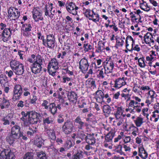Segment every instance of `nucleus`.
I'll list each match as a JSON object with an SVG mask.
<instances>
[{
    "label": "nucleus",
    "mask_w": 159,
    "mask_h": 159,
    "mask_svg": "<svg viewBox=\"0 0 159 159\" xmlns=\"http://www.w3.org/2000/svg\"><path fill=\"white\" fill-rule=\"evenodd\" d=\"M62 130L65 134H68L72 131H75L76 129L73 122L71 121L67 120L64 122L63 125Z\"/></svg>",
    "instance_id": "0eeeda50"
},
{
    "label": "nucleus",
    "mask_w": 159,
    "mask_h": 159,
    "mask_svg": "<svg viewBox=\"0 0 159 159\" xmlns=\"http://www.w3.org/2000/svg\"><path fill=\"white\" fill-rule=\"evenodd\" d=\"M74 126L77 129H78V131L83 130L84 128L87 125V124L83 122L80 116H78L74 120Z\"/></svg>",
    "instance_id": "2eb2a0df"
},
{
    "label": "nucleus",
    "mask_w": 159,
    "mask_h": 159,
    "mask_svg": "<svg viewBox=\"0 0 159 159\" xmlns=\"http://www.w3.org/2000/svg\"><path fill=\"white\" fill-rule=\"evenodd\" d=\"M53 122L51 119V117H48L43 119V122L44 124H49Z\"/></svg>",
    "instance_id": "bf43d9fd"
},
{
    "label": "nucleus",
    "mask_w": 159,
    "mask_h": 159,
    "mask_svg": "<svg viewBox=\"0 0 159 159\" xmlns=\"http://www.w3.org/2000/svg\"><path fill=\"white\" fill-rule=\"evenodd\" d=\"M3 97L2 102L0 103V107L2 109L8 108L10 105L9 101L6 99L5 94H3Z\"/></svg>",
    "instance_id": "393cba45"
},
{
    "label": "nucleus",
    "mask_w": 159,
    "mask_h": 159,
    "mask_svg": "<svg viewBox=\"0 0 159 159\" xmlns=\"http://www.w3.org/2000/svg\"><path fill=\"white\" fill-rule=\"evenodd\" d=\"M8 82L7 78L5 75H0V83L2 85H4Z\"/></svg>",
    "instance_id": "58836bf2"
},
{
    "label": "nucleus",
    "mask_w": 159,
    "mask_h": 159,
    "mask_svg": "<svg viewBox=\"0 0 159 159\" xmlns=\"http://www.w3.org/2000/svg\"><path fill=\"white\" fill-rule=\"evenodd\" d=\"M8 16L10 18L12 17L15 20L18 19L20 15V11L18 10L13 7H10L8 10Z\"/></svg>",
    "instance_id": "f8f14e48"
},
{
    "label": "nucleus",
    "mask_w": 159,
    "mask_h": 159,
    "mask_svg": "<svg viewBox=\"0 0 159 159\" xmlns=\"http://www.w3.org/2000/svg\"><path fill=\"white\" fill-rule=\"evenodd\" d=\"M4 34L6 35H11V32L10 28H5L3 31L2 34Z\"/></svg>",
    "instance_id": "680f3d73"
},
{
    "label": "nucleus",
    "mask_w": 159,
    "mask_h": 159,
    "mask_svg": "<svg viewBox=\"0 0 159 159\" xmlns=\"http://www.w3.org/2000/svg\"><path fill=\"white\" fill-rule=\"evenodd\" d=\"M55 39L52 34H49L46 35V39H45L43 44L47 48H53L55 46Z\"/></svg>",
    "instance_id": "39448f33"
},
{
    "label": "nucleus",
    "mask_w": 159,
    "mask_h": 159,
    "mask_svg": "<svg viewBox=\"0 0 159 159\" xmlns=\"http://www.w3.org/2000/svg\"><path fill=\"white\" fill-rule=\"evenodd\" d=\"M72 146V143L70 140H67L64 144L65 148L67 149H69Z\"/></svg>",
    "instance_id": "5fc2aeb1"
},
{
    "label": "nucleus",
    "mask_w": 159,
    "mask_h": 159,
    "mask_svg": "<svg viewBox=\"0 0 159 159\" xmlns=\"http://www.w3.org/2000/svg\"><path fill=\"white\" fill-rule=\"evenodd\" d=\"M102 109L105 115L110 114L111 111V107L108 105H104Z\"/></svg>",
    "instance_id": "c03bdc74"
},
{
    "label": "nucleus",
    "mask_w": 159,
    "mask_h": 159,
    "mask_svg": "<svg viewBox=\"0 0 159 159\" xmlns=\"http://www.w3.org/2000/svg\"><path fill=\"white\" fill-rule=\"evenodd\" d=\"M67 97L69 101L73 102L76 101L77 99V95L73 91L69 93L68 94Z\"/></svg>",
    "instance_id": "c756f323"
},
{
    "label": "nucleus",
    "mask_w": 159,
    "mask_h": 159,
    "mask_svg": "<svg viewBox=\"0 0 159 159\" xmlns=\"http://www.w3.org/2000/svg\"><path fill=\"white\" fill-rule=\"evenodd\" d=\"M48 107L49 111L53 115H54L57 113V108L59 110H61V109L60 104H58L56 106L54 103L50 104Z\"/></svg>",
    "instance_id": "aec40b11"
},
{
    "label": "nucleus",
    "mask_w": 159,
    "mask_h": 159,
    "mask_svg": "<svg viewBox=\"0 0 159 159\" xmlns=\"http://www.w3.org/2000/svg\"><path fill=\"white\" fill-rule=\"evenodd\" d=\"M99 72L98 74L97 75L98 78L103 79L105 77L104 75L105 73V71H104V69L102 68L100 70H99Z\"/></svg>",
    "instance_id": "09e8293b"
},
{
    "label": "nucleus",
    "mask_w": 159,
    "mask_h": 159,
    "mask_svg": "<svg viewBox=\"0 0 159 159\" xmlns=\"http://www.w3.org/2000/svg\"><path fill=\"white\" fill-rule=\"evenodd\" d=\"M124 142L125 143H127L129 142L131 140V138L130 136H125L124 137V138L123 139Z\"/></svg>",
    "instance_id": "774afa93"
},
{
    "label": "nucleus",
    "mask_w": 159,
    "mask_h": 159,
    "mask_svg": "<svg viewBox=\"0 0 159 159\" xmlns=\"http://www.w3.org/2000/svg\"><path fill=\"white\" fill-rule=\"evenodd\" d=\"M149 65L150 68L149 70V72L152 75H156L159 71V62L155 63H150Z\"/></svg>",
    "instance_id": "a211bd4d"
},
{
    "label": "nucleus",
    "mask_w": 159,
    "mask_h": 159,
    "mask_svg": "<svg viewBox=\"0 0 159 159\" xmlns=\"http://www.w3.org/2000/svg\"><path fill=\"white\" fill-rule=\"evenodd\" d=\"M125 39V38L123 39L119 37L116 38V43L115 44V47L118 48L119 47H122L124 43V40Z\"/></svg>",
    "instance_id": "e433bc0d"
},
{
    "label": "nucleus",
    "mask_w": 159,
    "mask_h": 159,
    "mask_svg": "<svg viewBox=\"0 0 159 159\" xmlns=\"http://www.w3.org/2000/svg\"><path fill=\"white\" fill-rule=\"evenodd\" d=\"M102 61L101 59H97L96 60V62H95L98 67V68H99L101 67V64Z\"/></svg>",
    "instance_id": "69168bd1"
},
{
    "label": "nucleus",
    "mask_w": 159,
    "mask_h": 159,
    "mask_svg": "<svg viewBox=\"0 0 159 159\" xmlns=\"http://www.w3.org/2000/svg\"><path fill=\"white\" fill-rule=\"evenodd\" d=\"M85 85L87 87L90 88L92 90L95 89L96 88L95 81L92 78H89L86 80L85 81Z\"/></svg>",
    "instance_id": "5701e85b"
},
{
    "label": "nucleus",
    "mask_w": 159,
    "mask_h": 159,
    "mask_svg": "<svg viewBox=\"0 0 159 159\" xmlns=\"http://www.w3.org/2000/svg\"><path fill=\"white\" fill-rule=\"evenodd\" d=\"M71 79V78L66 77V76H63L62 78L60 80L62 83H65L70 81Z\"/></svg>",
    "instance_id": "13d9d810"
},
{
    "label": "nucleus",
    "mask_w": 159,
    "mask_h": 159,
    "mask_svg": "<svg viewBox=\"0 0 159 159\" xmlns=\"http://www.w3.org/2000/svg\"><path fill=\"white\" fill-rule=\"evenodd\" d=\"M12 99L14 101L19 100L22 93V89L21 86L16 84L14 87L13 90Z\"/></svg>",
    "instance_id": "9d476101"
},
{
    "label": "nucleus",
    "mask_w": 159,
    "mask_h": 159,
    "mask_svg": "<svg viewBox=\"0 0 159 159\" xmlns=\"http://www.w3.org/2000/svg\"><path fill=\"white\" fill-rule=\"evenodd\" d=\"M32 26L30 24H25L22 25L21 30V33L24 36L29 37L31 36Z\"/></svg>",
    "instance_id": "4468645a"
},
{
    "label": "nucleus",
    "mask_w": 159,
    "mask_h": 159,
    "mask_svg": "<svg viewBox=\"0 0 159 159\" xmlns=\"http://www.w3.org/2000/svg\"><path fill=\"white\" fill-rule=\"evenodd\" d=\"M128 128H127V126H126V130L127 131H130L131 130H132L133 131L132 133V134L134 136H135L137 135H138L139 134V132L138 128L133 126H128Z\"/></svg>",
    "instance_id": "c85d7f7f"
},
{
    "label": "nucleus",
    "mask_w": 159,
    "mask_h": 159,
    "mask_svg": "<svg viewBox=\"0 0 159 159\" xmlns=\"http://www.w3.org/2000/svg\"><path fill=\"white\" fill-rule=\"evenodd\" d=\"M33 17L36 22L43 20L42 13L40 11V9L38 7H34L32 11Z\"/></svg>",
    "instance_id": "ddd939ff"
},
{
    "label": "nucleus",
    "mask_w": 159,
    "mask_h": 159,
    "mask_svg": "<svg viewBox=\"0 0 159 159\" xmlns=\"http://www.w3.org/2000/svg\"><path fill=\"white\" fill-rule=\"evenodd\" d=\"M115 133L114 132H109L105 137V142H110L111 141L112 139L114 136Z\"/></svg>",
    "instance_id": "4c0bfd02"
},
{
    "label": "nucleus",
    "mask_w": 159,
    "mask_h": 159,
    "mask_svg": "<svg viewBox=\"0 0 159 159\" xmlns=\"http://www.w3.org/2000/svg\"><path fill=\"white\" fill-rule=\"evenodd\" d=\"M42 64L43 61L41 56L39 55H37L35 61L31 66L32 72L35 74L39 73L41 70Z\"/></svg>",
    "instance_id": "f03ea898"
},
{
    "label": "nucleus",
    "mask_w": 159,
    "mask_h": 159,
    "mask_svg": "<svg viewBox=\"0 0 159 159\" xmlns=\"http://www.w3.org/2000/svg\"><path fill=\"white\" fill-rule=\"evenodd\" d=\"M2 40L4 42H7L11 39V35H6L4 34H2Z\"/></svg>",
    "instance_id": "4d7b16f0"
},
{
    "label": "nucleus",
    "mask_w": 159,
    "mask_h": 159,
    "mask_svg": "<svg viewBox=\"0 0 159 159\" xmlns=\"http://www.w3.org/2000/svg\"><path fill=\"white\" fill-rule=\"evenodd\" d=\"M87 143L89 144L93 145L95 143V139L93 135L89 134L87 135V138L86 139Z\"/></svg>",
    "instance_id": "473e14b6"
},
{
    "label": "nucleus",
    "mask_w": 159,
    "mask_h": 159,
    "mask_svg": "<svg viewBox=\"0 0 159 159\" xmlns=\"http://www.w3.org/2000/svg\"><path fill=\"white\" fill-rule=\"evenodd\" d=\"M96 98L97 101L101 103L104 102V93L101 90H98L96 92Z\"/></svg>",
    "instance_id": "b1692460"
},
{
    "label": "nucleus",
    "mask_w": 159,
    "mask_h": 159,
    "mask_svg": "<svg viewBox=\"0 0 159 159\" xmlns=\"http://www.w3.org/2000/svg\"><path fill=\"white\" fill-rule=\"evenodd\" d=\"M48 101L44 100L43 101V103L42 104V106L43 107H44V108L45 109H47L48 108Z\"/></svg>",
    "instance_id": "338daca9"
},
{
    "label": "nucleus",
    "mask_w": 159,
    "mask_h": 159,
    "mask_svg": "<svg viewBox=\"0 0 159 159\" xmlns=\"http://www.w3.org/2000/svg\"><path fill=\"white\" fill-rule=\"evenodd\" d=\"M126 42V48L127 49H128V47L129 46V43H132V47L133 48V44H134V41L133 40V39L130 36L129 37H127L126 39L125 40Z\"/></svg>",
    "instance_id": "37998d69"
},
{
    "label": "nucleus",
    "mask_w": 159,
    "mask_h": 159,
    "mask_svg": "<svg viewBox=\"0 0 159 159\" xmlns=\"http://www.w3.org/2000/svg\"><path fill=\"white\" fill-rule=\"evenodd\" d=\"M84 51L85 52H88L89 50H91L93 48V46L90 44L88 43H85L83 46Z\"/></svg>",
    "instance_id": "3c124183"
},
{
    "label": "nucleus",
    "mask_w": 159,
    "mask_h": 159,
    "mask_svg": "<svg viewBox=\"0 0 159 159\" xmlns=\"http://www.w3.org/2000/svg\"><path fill=\"white\" fill-rule=\"evenodd\" d=\"M79 68L83 73H86L88 70L89 64L88 60L85 58L82 59L79 62Z\"/></svg>",
    "instance_id": "dca6fc26"
},
{
    "label": "nucleus",
    "mask_w": 159,
    "mask_h": 159,
    "mask_svg": "<svg viewBox=\"0 0 159 159\" xmlns=\"http://www.w3.org/2000/svg\"><path fill=\"white\" fill-rule=\"evenodd\" d=\"M58 68V62L57 59L55 58L52 59L48 65V70L50 75L53 76L55 75Z\"/></svg>",
    "instance_id": "7ed1b4c3"
},
{
    "label": "nucleus",
    "mask_w": 159,
    "mask_h": 159,
    "mask_svg": "<svg viewBox=\"0 0 159 159\" xmlns=\"http://www.w3.org/2000/svg\"><path fill=\"white\" fill-rule=\"evenodd\" d=\"M19 137L15 135L11 134L9 136H7L6 138L7 141L10 144H13L16 139H17Z\"/></svg>",
    "instance_id": "72a5a7b5"
},
{
    "label": "nucleus",
    "mask_w": 159,
    "mask_h": 159,
    "mask_svg": "<svg viewBox=\"0 0 159 159\" xmlns=\"http://www.w3.org/2000/svg\"><path fill=\"white\" fill-rule=\"evenodd\" d=\"M89 69L87 73L89 75H92L93 73V69H97L98 68V67L95 62H92L91 65L89 66Z\"/></svg>",
    "instance_id": "79ce46f5"
},
{
    "label": "nucleus",
    "mask_w": 159,
    "mask_h": 159,
    "mask_svg": "<svg viewBox=\"0 0 159 159\" xmlns=\"http://www.w3.org/2000/svg\"><path fill=\"white\" fill-rule=\"evenodd\" d=\"M37 156L40 159H47V158L46 153L42 151L37 153Z\"/></svg>",
    "instance_id": "de8ad7c7"
},
{
    "label": "nucleus",
    "mask_w": 159,
    "mask_h": 159,
    "mask_svg": "<svg viewBox=\"0 0 159 159\" xmlns=\"http://www.w3.org/2000/svg\"><path fill=\"white\" fill-rule=\"evenodd\" d=\"M21 114L22 116L20 119L24 122L25 126H28L30 124H35L41 121L40 114L35 111L25 112L22 111Z\"/></svg>",
    "instance_id": "f257e3e1"
},
{
    "label": "nucleus",
    "mask_w": 159,
    "mask_h": 159,
    "mask_svg": "<svg viewBox=\"0 0 159 159\" xmlns=\"http://www.w3.org/2000/svg\"><path fill=\"white\" fill-rule=\"evenodd\" d=\"M140 157L143 159H146L148 157L147 152L144 150L142 145H140Z\"/></svg>",
    "instance_id": "c9c22d12"
},
{
    "label": "nucleus",
    "mask_w": 159,
    "mask_h": 159,
    "mask_svg": "<svg viewBox=\"0 0 159 159\" xmlns=\"http://www.w3.org/2000/svg\"><path fill=\"white\" fill-rule=\"evenodd\" d=\"M45 131L48 137L51 139L54 140L56 139L55 131L54 130L47 129Z\"/></svg>",
    "instance_id": "bb28decb"
},
{
    "label": "nucleus",
    "mask_w": 159,
    "mask_h": 159,
    "mask_svg": "<svg viewBox=\"0 0 159 159\" xmlns=\"http://www.w3.org/2000/svg\"><path fill=\"white\" fill-rule=\"evenodd\" d=\"M130 17L131 18H139V10H137L136 11L131 12L130 13Z\"/></svg>",
    "instance_id": "603ef678"
},
{
    "label": "nucleus",
    "mask_w": 159,
    "mask_h": 159,
    "mask_svg": "<svg viewBox=\"0 0 159 159\" xmlns=\"http://www.w3.org/2000/svg\"><path fill=\"white\" fill-rule=\"evenodd\" d=\"M78 135L80 138L82 140H83L84 139H85L86 140V139L87 137V135H85L83 131H82L80 134H78Z\"/></svg>",
    "instance_id": "e2e57ef3"
},
{
    "label": "nucleus",
    "mask_w": 159,
    "mask_h": 159,
    "mask_svg": "<svg viewBox=\"0 0 159 159\" xmlns=\"http://www.w3.org/2000/svg\"><path fill=\"white\" fill-rule=\"evenodd\" d=\"M53 5L52 3L48 2L45 5L44 9V16L51 19L53 18L54 15L57 12V10L53 8Z\"/></svg>",
    "instance_id": "423d86ee"
},
{
    "label": "nucleus",
    "mask_w": 159,
    "mask_h": 159,
    "mask_svg": "<svg viewBox=\"0 0 159 159\" xmlns=\"http://www.w3.org/2000/svg\"><path fill=\"white\" fill-rule=\"evenodd\" d=\"M150 120L156 122L159 120V112L153 111L152 112Z\"/></svg>",
    "instance_id": "f704fd0d"
},
{
    "label": "nucleus",
    "mask_w": 159,
    "mask_h": 159,
    "mask_svg": "<svg viewBox=\"0 0 159 159\" xmlns=\"http://www.w3.org/2000/svg\"><path fill=\"white\" fill-rule=\"evenodd\" d=\"M155 40L153 39V37L150 34V33H147L144 35V39L142 40V43H145L147 44L150 43H154Z\"/></svg>",
    "instance_id": "4be33fe9"
},
{
    "label": "nucleus",
    "mask_w": 159,
    "mask_h": 159,
    "mask_svg": "<svg viewBox=\"0 0 159 159\" xmlns=\"http://www.w3.org/2000/svg\"><path fill=\"white\" fill-rule=\"evenodd\" d=\"M104 46V44L102 43H98L97 48L95 50V52L100 53L102 52H103L105 49Z\"/></svg>",
    "instance_id": "a19ab883"
},
{
    "label": "nucleus",
    "mask_w": 159,
    "mask_h": 159,
    "mask_svg": "<svg viewBox=\"0 0 159 159\" xmlns=\"http://www.w3.org/2000/svg\"><path fill=\"white\" fill-rule=\"evenodd\" d=\"M126 78L124 77L119 78L116 79L114 81V87L116 88L119 89L126 84L125 81Z\"/></svg>",
    "instance_id": "6ab92c4d"
},
{
    "label": "nucleus",
    "mask_w": 159,
    "mask_h": 159,
    "mask_svg": "<svg viewBox=\"0 0 159 159\" xmlns=\"http://www.w3.org/2000/svg\"><path fill=\"white\" fill-rule=\"evenodd\" d=\"M1 159H15L14 156L12 152L8 150H4L0 154Z\"/></svg>",
    "instance_id": "f3484780"
},
{
    "label": "nucleus",
    "mask_w": 159,
    "mask_h": 159,
    "mask_svg": "<svg viewBox=\"0 0 159 159\" xmlns=\"http://www.w3.org/2000/svg\"><path fill=\"white\" fill-rule=\"evenodd\" d=\"M3 122V124L4 125H9L10 124L9 120L7 119L6 117H4L1 120Z\"/></svg>",
    "instance_id": "0e129e2a"
},
{
    "label": "nucleus",
    "mask_w": 159,
    "mask_h": 159,
    "mask_svg": "<svg viewBox=\"0 0 159 159\" xmlns=\"http://www.w3.org/2000/svg\"><path fill=\"white\" fill-rule=\"evenodd\" d=\"M156 93L154 91L150 90L148 92V95L147 98L148 99H151L152 100H153L154 98L156 97Z\"/></svg>",
    "instance_id": "a18cd8bd"
},
{
    "label": "nucleus",
    "mask_w": 159,
    "mask_h": 159,
    "mask_svg": "<svg viewBox=\"0 0 159 159\" xmlns=\"http://www.w3.org/2000/svg\"><path fill=\"white\" fill-rule=\"evenodd\" d=\"M148 107L144 108L142 110L141 113L142 115L147 118V119H148V116L149 115L148 113Z\"/></svg>",
    "instance_id": "864d4df0"
},
{
    "label": "nucleus",
    "mask_w": 159,
    "mask_h": 159,
    "mask_svg": "<svg viewBox=\"0 0 159 159\" xmlns=\"http://www.w3.org/2000/svg\"><path fill=\"white\" fill-rule=\"evenodd\" d=\"M133 100H131L129 104V107H133L134 109L131 110V113L136 111L138 112H139V106L138 102H139V98L137 97L133 96L132 97Z\"/></svg>",
    "instance_id": "1a4fd4ad"
},
{
    "label": "nucleus",
    "mask_w": 159,
    "mask_h": 159,
    "mask_svg": "<svg viewBox=\"0 0 159 159\" xmlns=\"http://www.w3.org/2000/svg\"><path fill=\"white\" fill-rule=\"evenodd\" d=\"M66 7L67 11L70 13L75 16L78 15L77 10L78 9L79 7L75 3L72 2H67L66 5Z\"/></svg>",
    "instance_id": "9b49d317"
},
{
    "label": "nucleus",
    "mask_w": 159,
    "mask_h": 159,
    "mask_svg": "<svg viewBox=\"0 0 159 159\" xmlns=\"http://www.w3.org/2000/svg\"><path fill=\"white\" fill-rule=\"evenodd\" d=\"M73 21V20L72 18L69 16H66L65 19H63L62 24L65 23L68 25L70 24V22L72 23Z\"/></svg>",
    "instance_id": "8fccbe9b"
},
{
    "label": "nucleus",
    "mask_w": 159,
    "mask_h": 159,
    "mask_svg": "<svg viewBox=\"0 0 159 159\" xmlns=\"http://www.w3.org/2000/svg\"><path fill=\"white\" fill-rule=\"evenodd\" d=\"M140 8L145 11H148L150 10L149 7L148 6L147 3L145 2L140 4Z\"/></svg>",
    "instance_id": "49530a36"
},
{
    "label": "nucleus",
    "mask_w": 159,
    "mask_h": 159,
    "mask_svg": "<svg viewBox=\"0 0 159 159\" xmlns=\"http://www.w3.org/2000/svg\"><path fill=\"white\" fill-rule=\"evenodd\" d=\"M33 155L30 152H28L25 153L23 157V159H33Z\"/></svg>",
    "instance_id": "6e6d98bb"
},
{
    "label": "nucleus",
    "mask_w": 159,
    "mask_h": 159,
    "mask_svg": "<svg viewBox=\"0 0 159 159\" xmlns=\"http://www.w3.org/2000/svg\"><path fill=\"white\" fill-rule=\"evenodd\" d=\"M43 140L41 137L37 138L34 141V143L39 148H41L43 144Z\"/></svg>",
    "instance_id": "ea45409f"
},
{
    "label": "nucleus",
    "mask_w": 159,
    "mask_h": 159,
    "mask_svg": "<svg viewBox=\"0 0 159 159\" xmlns=\"http://www.w3.org/2000/svg\"><path fill=\"white\" fill-rule=\"evenodd\" d=\"M115 107L116 108V111L115 113V116L116 118L117 119H119L121 116L123 117L125 116L126 114H124L123 112L124 111V108L121 106H115Z\"/></svg>",
    "instance_id": "412c9836"
},
{
    "label": "nucleus",
    "mask_w": 159,
    "mask_h": 159,
    "mask_svg": "<svg viewBox=\"0 0 159 159\" xmlns=\"http://www.w3.org/2000/svg\"><path fill=\"white\" fill-rule=\"evenodd\" d=\"M103 63L104 64L105 73L107 74L112 73L114 67V61L111 57H107L105 61Z\"/></svg>",
    "instance_id": "20e7f679"
},
{
    "label": "nucleus",
    "mask_w": 159,
    "mask_h": 159,
    "mask_svg": "<svg viewBox=\"0 0 159 159\" xmlns=\"http://www.w3.org/2000/svg\"><path fill=\"white\" fill-rule=\"evenodd\" d=\"M21 64L19 61L15 60H12L10 62V66L12 70H14L18 66L21 65Z\"/></svg>",
    "instance_id": "2f4dec72"
},
{
    "label": "nucleus",
    "mask_w": 159,
    "mask_h": 159,
    "mask_svg": "<svg viewBox=\"0 0 159 159\" xmlns=\"http://www.w3.org/2000/svg\"><path fill=\"white\" fill-rule=\"evenodd\" d=\"M20 127L17 125H15L12 127L11 129V134L15 135L19 137V134L20 132Z\"/></svg>",
    "instance_id": "7c9ffc66"
},
{
    "label": "nucleus",
    "mask_w": 159,
    "mask_h": 159,
    "mask_svg": "<svg viewBox=\"0 0 159 159\" xmlns=\"http://www.w3.org/2000/svg\"><path fill=\"white\" fill-rule=\"evenodd\" d=\"M12 70L16 75H22L24 72V66L21 63V65L18 66L17 67Z\"/></svg>",
    "instance_id": "a878e982"
},
{
    "label": "nucleus",
    "mask_w": 159,
    "mask_h": 159,
    "mask_svg": "<svg viewBox=\"0 0 159 159\" xmlns=\"http://www.w3.org/2000/svg\"><path fill=\"white\" fill-rule=\"evenodd\" d=\"M85 13L86 17L88 18L89 20H92L95 23L99 21V15L98 13L95 12L93 9L92 11L89 9H86Z\"/></svg>",
    "instance_id": "6e6552de"
},
{
    "label": "nucleus",
    "mask_w": 159,
    "mask_h": 159,
    "mask_svg": "<svg viewBox=\"0 0 159 159\" xmlns=\"http://www.w3.org/2000/svg\"><path fill=\"white\" fill-rule=\"evenodd\" d=\"M134 87L133 91L135 93H139V79L135 78L134 80Z\"/></svg>",
    "instance_id": "cd10ccee"
},
{
    "label": "nucleus",
    "mask_w": 159,
    "mask_h": 159,
    "mask_svg": "<svg viewBox=\"0 0 159 159\" xmlns=\"http://www.w3.org/2000/svg\"><path fill=\"white\" fill-rule=\"evenodd\" d=\"M150 89V88L148 86H142L140 89V90H141L140 91V92L141 93H142V91H143V92H145L149 90Z\"/></svg>",
    "instance_id": "052dcab7"
}]
</instances>
